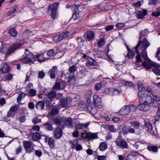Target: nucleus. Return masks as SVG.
Wrapping results in <instances>:
<instances>
[{"label": "nucleus", "instance_id": "ea45409f", "mask_svg": "<svg viewBox=\"0 0 160 160\" xmlns=\"http://www.w3.org/2000/svg\"><path fill=\"white\" fill-rule=\"evenodd\" d=\"M148 149L149 151H152L153 152H157L158 151L157 147L153 146L148 147Z\"/></svg>", "mask_w": 160, "mask_h": 160}, {"label": "nucleus", "instance_id": "72a5a7b5", "mask_svg": "<svg viewBox=\"0 0 160 160\" xmlns=\"http://www.w3.org/2000/svg\"><path fill=\"white\" fill-rule=\"evenodd\" d=\"M2 72L3 73H6L9 71V68L8 64L4 63L2 68Z\"/></svg>", "mask_w": 160, "mask_h": 160}, {"label": "nucleus", "instance_id": "0e129e2a", "mask_svg": "<svg viewBox=\"0 0 160 160\" xmlns=\"http://www.w3.org/2000/svg\"><path fill=\"white\" fill-rule=\"evenodd\" d=\"M54 88L57 90L61 89L59 84V82H56L53 86Z\"/></svg>", "mask_w": 160, "mask_h": 160}, {"label": "nucleus", "instance_id": "dca6fc26", "mask_svg": "<svg viewBox=\"0 0 160 160\" xmlns=\"http://www.w3.org/2000/svg\"><path fill=\"white\" fill-rule=\"evenodd\" d=\"M87 108L90 113L93 115L95 114L97 112V108L96 107H92L91 103H90L88 106Z\"/></svg>", "mask_w": 160, "mask_h": 160}, {"label": "nucleus", "instance_id": "f8f14e48", "mask_svg": "<svg viewBox=\"0 0 160 160\" xmlns=\"http://www.w3.org/2000/svg\"><path fill=\"white\" fill-rule=\"evenodd\" d=\"M145 128L149 132L152 134L154 133V131L152 130V124L149 122H146V121L145 122Z\"/></svg>", "mask_w": 160, "mask_h": 160}, {"label": "nucleus", "instance_id": "58836bf2", "mask_svg": "<svg viewBox=\"0 0 160 160\" xmlns=\"http://www.w3.org/2000/svg\"><path fill=\"white\" fill-rule=\"evenodd\" d=\"M77 67L76 65H73L69 68V71L72 74L74 75V73L76 71Z\"/></svg>", "mask_w": 160, "mask_h": 160}, {"label": "nucleus", "instance_id": "a18cd8bd", "mask_svg": "<svg viewBox=\"0 0 160 160\" xmlns=\"http://www.w3.org/2000/svg\"><path fill=\"white\" fill-rule=\"evenodd\" d=\"M84 132L81 134V136L82 138H84L88 139V135L89 133H87V132L84 130Z\"/></svg>", "mask_w": 160, "mask_h": 160}, {"label": "nucleus", "instance_id": "6e6d98bb", "mask_svg": "<svg viewBox=\"0 0 160 160\" xmlns=\"http://www.w3.org/2000/svg\"><path fill=\"white\" fill-rule=\"evenodd\" d=\"M122 92V90L120 89H117L114 88V91H113V95H118Z\"/></svg>", "mask_w": 160, "mask_h": 160}, {"label": "nucleus", "instance_id": "9b49d317", "mask_svg": "<svg viewBox=\"0 0 160 160\" xmlns=\"http://www.w3.org/2000/svg\"><path fill=\"white\" fill-rule=\"evenodd\" d=\"M53 134L55 138L56 139L60 138L62 135V130L59 128H56L54 130Z\"/></svg>", "mask_w": 160, "mask_h": 160}, {"label": "nucleus", "instance_id": "f03ea898", "mask_svg": "<svg viewBox=\"0 0 160 160\" xmlns=\"http://www.w3.org/2000/svg\"><path fill=\"white\" fill-rule=\"evenodd\" d=\"M149 44L147 40L145 39L142 44V49L143 50L142 54V58L144 59V61L142 63L143 66L146 69H151L152 67V71L157 76L160 75V66L157 63L152 62L148 57L146 50L149 47Z\"/></svg>", "mask_w": 160, "mask_h": 160}, {"label": "nucleus", "instance_id": "4be33fe9", "mask_svg": "<svg viewBox=\"0 0 160 160\" xmlns=\"http://www.w3.org/2000/svg\"><path fill=\"white\" fill-rule=\"evenodd\" d=\"M45 141L48 142V144L51 148H53L54 146V140L53 139L46 138H45Z\"/></svg>", "mask_w": 160, "mask_h": 160}, {"label": "nucleus", "instance_id": "680f3d73", "mask_svg": "<svg viewBox=\"0 0 160 160\" xmlns=\"http://www.w3.org/2000/svg\"><path fill=\"white\" fill-rule=\"evenodd\" d=\"M18 110L16 106L15 105L12 106L11 107L9 110L10 111L14 113V112Z\"/></svg>", "mask_w": 160, "mask_h": 160}, {"label": "nucleus", "instance_id": "7ed1b4c3", "mask_svg": "<svg viewBox=\"0 0 160 160\" xmlns=\"http://www.w3.org/2000/svg\"><path fill=\"white\" fill-rule=\"evenodd\" d=\"M46 53V52H44L42 54L38 55L35 56H33L32 53H30L28 49L25 50V53L22 57V59L24 60L23 62L25 64H31L32 60L31 59L34 60L42 62L46 60L48 58L44 55Z\"/></svg>", "mask_w": 160, "mask_h": 160}, {"label": "nucleus", "instance_id": "412c9836", "mask_svg": "<svg viewBox=\"0 0 160 160\" xmlns=\"http://www.w3.org/2000/svg\"><path fill=\"white\" fill-rule=\"evenodd\" d=\"M56 95V92L55 91H52L49 92L48 97L50 99L51 101H52L55 98Z\"/></svg>", "mask_w": 160, "mask_h": 160}, {"label": "nucleus", "instance_id": "3c124183", "mask_svg": "<svg viewBox=\"0 0 160 160\" xmlns=\"http://www.w3.org/2000/svg\"><path fill=\"white\" fill-rule=\"evenodd\" d=\"M32 122L34 124L38 123L41 122V119H39L38 117H36L33 119Z\"/></svg>", "mask_w": 160, "mask_h": 160}, {"label": "nucleus", "instance_id": "6ab92c4d", "mask_svg": "<svg viewBox=\"0 0 160 160\" xmlns=\"http://www.w3.org/2000/svg\"><path fill=\"white\" fill-rule=\"evenodd\" d=\"M94 36V34L93 32L90 31H87V38H86V41H89L92 39Z\"/></svg>", "mask_w": 160, "mask_h": 160}, {"label": "nucleus", "instance_id": "bb28decb", "mask_svg": "<svg viewBox=\"0 0 160 160\" xmlns=\"http://www.w3.org/2000/svg\"><path fill=\"white\" fill-rule=\"evenodd\" d=\"M42 126L44 127L45 129L49 131H52L53 129L52 127V125L50 123H45L43 124Z\"/></svg>", "mask_w": 160, "mask_h": 160}, {"label": "nucleus", "instance_id": "cd10ccee", "mask_svg": "<svg viewBox=\"0 0 160 160\" xmlns=\"http://www.w3.org/2000/svg\"><path fill=\"white\" fill-rule=\"evenodd\" d=\"M8 32L9 34L12 37H15L17 36V32L13 28H11L9 29Z\"/></svg>", "mask_w": 160, "mask_h": 160}, {"label": "nucleus", "instance_id": "393cba45", "mask_svg": "<svg viewBox=\"0 0 160 160\" xmlns=\"http://www.w3.org/2000/svg\"><path fill=\"white\" fill-rule=\"evenodd\" d=\"M88 137H89L88 140H89L96 139L98 138L97 133H89Z\"/></svg>", "mask_w": 160, "mask_h": 160}, {"label": "nucleus", "instance_id": "bf43d9fd", "mask_svg": "<svg viewBox=\"0 0 160 160\" xmlns=\"http://www.w3.org/2000/svg\"><path fill=\"white\" fill-rule=\"evenodd\" d=\"M80 132V130H78L76 129V130L75 131H74L73 133V136L75 138H77L78 136L79 133H81Z\"/></svg>", "mask_w": 160, "mask_h": 160}, {"label": "nucleus", "instance_id": "79ce46f5", "mask_svg": "<svg viewBox=\"0 0 160 160\" xmlns=\"http://www.w3.org/2000/svg\"><path fill=\"white\" fill-rule=\"evenodd\" d=\"M128 107L129 112H134L136 110V106L133 105H132L130 106L128 105Z\"/></svg>", "mask_w": 160, "mask_h": 160}, {"label": "nucleus", "instance_id": "774afa93", "mask_svg": "<svg viewBox=\"0 0 160 160\" xmlns=\"http://www.w3.org/2000/svg\"><path fill=\"white\" fill-rule=\"evenodd\" d=\"M156 55L158 60H160V48H158L156 53Z\"/></svg>", "mask_w": 160, "mask_h": 160}, {"label": "nucleus", "instance_id": "0eeeda50", "mask_svg": "<svg viewBox=\"0 0 160 160\" xmlns=\"http://www.w3.org/2000/svg\"><path fill=\"white\" fill-rule=\"evenodd\" d=\"M148 30H147V29H145L144 30L142 31L141 32V33H140V35L139 42L138 43V44L137 45V46L136 47V50L137 52L138 53V52L137 51V49L142 44L140 49L142 51V53L143 50L142 49V44L144 40L145 39H146L148 42H149L148 41L147 39L146 38H144L143 39L142 41L141 40L142 39V37H144L146 36V35H148Z\"/></svg>", "mask_w": 160, "mask_h": 160}, {"label": "nucleus", "instance_id": "b1692460", "mask_svg": "<svg viewBox=\"0 0 160 160\" xmlns=\"http://www.w3.org/2000/svg\"><path fill=\"white\" fill-rule=\"evenodd\" d=\"M70 99V98H62L60 100L61 102V105L62 107H64L66 106L68 102V99Z\"/></svg>", "mask_w": 160, "mask_h": 160}, {"label": "nucleus", "instance_id": "49530a36", "mask_svg": "<svg viewBox=\"0 0 160 160\" xmlns=\"http://www.w3.org/2000/svg\"><path fill=\"white\" fill-rule=\"evenodd\" d=\"M83 123H79L76 124V128L77 129L80 130L83 129Z\"/></svg>", "mask_w": 160, "mask_h": 160}, {"label": "nucleus", "instance_id": "39448f33", "mask_svg": "<svg viewBox=\"0 0 160 160\" xmlns=\"http://www.w3.org/2000/svg\"><path fill=\"white\" fill-rule=\"evenodd\" d=\"M58 6V4L55 3L49 6L48 13L51 14L53 19H55L58 17L57 11Z\"/></svg>", "mask_w": 160, "mask_h": 160}, {"label": "nucleus", "instance_id": "9d476101", "mask_svg": "<svg viewBox=\"0 0 160 160\" xmlns=\"http://www.w3.org/2000/svg\"><path fill=\"white\" fill-rule=\"evenodd\" d=\"M93 103L94 105L98 108H101L102 107V100L101 98L97 95L93 96Z\"/></svg>", "mask_w": 160, "mask_h": 160}, {"label": "nucleus", "instance_id": "052dcab7", "mask_svg": "<svg viewBox=\"0 0 160 160\" xmlns=\"http://www.w3.org/2000/svg\"><path fill=\"white\" fill-rule=\"evenodd\" d=\"M105 43L104 39L102 38L100 40L98 43V45L99 47H101L103 46Z\"/></svg>", "mask_w": 160, "mask_h": 160}, {"label": "nucleus", "instance_id": "c9c22d12", "mask_svg": "<svg viewBox=\"0 0 160 160\" xmlns=\"http://www.w3.org/2000/svg\"><path fill=\"white\" fill-rule=\"evenodd\" d=\"M17 7V5H15L10 10L7 12V15L8 16H10L13 13L16 11V8Z\"/></svg>", "mask_w": 160, "mask_h": 160}, {"label": "nucleus", "instance_id": "f257e3e1", "mask_svg": "<svg viewBox=\"0 0 160 160\" xmlns=\"http://www.w3.org/2000/svg\"><path fill=\"white\" fill-rule=\"evenodd\" d=\"M138 96L139 101L140 103L138 105L137 108L142 111L149 110L152 104L154 107H157L158 106V102L160 101V96L156 94H152L151 96L139 92Z\"/></svg>", "mask_w": 160, "mask_h": 160}, {"label": "nucleus", "instance_id": "864d4df0", "mask_svg": "<svg viewBox=\"0 0 160 160\" xmlns=\"http://www.w3.org/2000/svg\"><path fill=\"white\" fill-rule=\"evenodd\" d=\"M152 16L155 17L159 16L160 15V10H158L152 12Z\"/></svg>", "mask_w": 160, "mask_h": 160}, {"label": "nucleus", "instance_id": "4468645a", "mask_svg": "<svg viewBox=\"0 0 160 160\" xmlns=\"http://www.w3.org/2000/svg\"><path fill=\"white\" fill-rule=\"evenodd\" d=\"M120 114L125 115L129 113L128 105H125L122 107L119 111Z\"/></svg>", "mask_w": 160, "mask_h": 160}, {"label": "nucleus", "instance_id": "6e6552de", "mask_svg": "<svg viewBox=\"0 0 160 160\" xmlns=\"http://www.w3.org/2000/svg\"><path fill=\"white\" fill-rule=\"evenodd\" d=\"M23 143L26 152L30 153L34 151V148L32 147V143L31 141H24Z\"/></svg>", "mask_w": 160, "mask_h": 160}, {"label": "nucleus", "instance_id": "c756f323", "mask_svg": "<svg viewBox=\"0 0 160 160\" xmlns=\"http://www.w3.org/2000/svg\"><path fill=\"white\" fill-rule=\"evenodd\" d=\"M45 53L47 54V55L49 58H51L54 56L56 55V53L53 49H52L49 50L48 52H46V53Z\"/></svg>", "mask_w": 160, "mask_h": 160}, {"label": "nucleus", "instance_id": "a19ab883", "mask_svg": "<svg viewBox=\"0 0 160 160\" xmlns=\"http://www.w3.org/2000/svg\"><path fill=\"white\" fill-rule=\"evenodd\" d=\"M131 124L136 129L139 128L140 124L138 122H131Z\"/></svg>", "mask_w": 160, "mask_h": 160}, {"label": "nucleus", "instance_id": "4c0bfd02", "mask_svg": "<svg viewBox=\"0 0 160 160\" xmlns=\"http://www.w3.org/2000/svg\"><path fill=\"white\" fill-rule=\"evenodd\" d=\"M78 140L75 139L74 140L69 141V143L72 144V148H73L76 147V146L78 144Z\"/></svg>", "mask_w": 160, "mask_h": 160}, {"label": "nucleus", "instance_id": "a878e982", "mask_svg": "<svg viewBox=\"0 0 160 160\" xmlns=\"http://www.w3.org/2000/svg\"><path fill=\"white\" fill-rule=\"evenodd\" d=\"M122 83L125 86H128L132 88L135 87V85L131 81L129 82L124 80H122Z\"/></svg>", "mask_w": 160, "mask_h": 160}, {"label": "nucleus", "instance_id": "aec40b11", "mask_svg": "<svg viewBox=\"0 0 160 160\" xmlns=\"http://www.w3.org/2000/svg\"><path fill=\"white\" fill-rule=\"evenodd\" d=\"M76 81L75 77L73 74L70 75L69 76V79L68 82L69 85H72L75 83Z\"/></svg>", "mask_w": 160, "mask_h": 160}, {"label": "nucleus", "instance_id": "e433bc0d", "mask_svg": "<svg viewBox=\"0 0 160 160\" xmlns=\"http://www.w3.org/2000/svg\"><path fill=\"white\" fill-rule=\"evenodd\" d=\"M58 110L57 108L54 107L52 108L50 113L52 115H57L58 113Z\"/></svg>", "mask_w": 160, "mask_h": 160}, {"label": "nucleus", "instance_id": "4d7b16f0", "mask_svg": "<svg viewBox=\"0 0 160 160\" xmlns=\"http://www.w3.org/2000/svg\"><path fill=\"white\" fill-rule=\"evenodd\" d=\"M102 87V85L101 83H98L95 86V89L97 91H99Z\"/></svg>", "mask_w": 160, "mask_h": 160}, {"label": "nucleus", "instance_id": "e2e57ef3", "mask_svg": "<svg viewBox=\"0 0 160 160\" xmlns=\"http://www.w3.org/2000/svg\"><path fill=\"white\" fill-rule=\"evenodd\" d=\"M35 155L38 157H40L42 154V152L39 150H35Z\"/></svg>", "mask_w": 160, "mask_h": 160}, {"label": "nucleus", "instance_id": "69168bd1", "mask_svg": "<svg viewBox=\"0 0 160 160\" xmlns=\"http://www.w3.org/2000/svg\"><path fill=\"white\" fill-rule=\"evenodd\" d=\"M113 26L112 25H108L105 28V30L107 31H109L111 30L113 28Z\"/></svg>", "mask_w": 160, "mask_h": 160}, {"label": "nucleus", "instance_id": "37998d69", "mask_svg": "<svg viewBox=\"0 0 160 160\" xmlns=\"http://www.w3.org/2000/svg\"><path fill=\"white\" fill-rule=\"evenodd\" d=\"M59 84L61 89H63L65 88L66 85V83L65 82L63 81H62L60 82H59Z\"/></svg>", "mask_w": 160, "mask_h": 160}, {"label": "nucleus", "instance_id": "09e8293b", "mask_svg": "<svg viewBox=\"0 0 160 160\" xmlns=\"http://www.w3.org/2000/svg\"><path fill=\"white\" fill-rule=\"evenodd\" d=\"M36 91L35 89H30L29 91V94L32 97H34L36 95Z\"/></svg>", "mask_w": 160, "mask_h": 160}, {"label": "nucleus", "instance_id": "a211bd4d", "mask_svg": "<svg viewBox=\"0 0 160 160\" xmlns=\"http://www.w3.org/2000/svg\"><path fill=\"white\" fill-rule=\"evenodd\" d=\"M57 67L56 66H53L48 72L50 77L52 78H54L55 77V73Z\"/></svg>", "mask_w": 160, "mask_h": 160}, {"label": "nucleus", "instance_id": "338daca9", "mask_svg": "<svg viewBox=\"0 0 160 160\" xmlns=\"http://www.w3.org/2000/svg\"><path fill=\"white\" fill-rule=\"evenodd\" d=\"M97 159L98 160H106V157L105 156H98Z\"/></svg>", "mask_w": 160, "mask_h": 160}, {"label": "nucleus", "instance_id": "2f4dec72", "mask_svg": "<svg viewBox=\"0 0 160 160\" xmlns=\"http://www.w3.org/2000/svg\"><path fill=\"white\" fill-rule=\"evenodd\" d=\"M64 123L69 128H70L72 126V119L70 118L66 119L64 121Z\"/></svg>", "mask_w": 160, "mask_h": 160}, {"label": "nucleus", "instance_id": "5701e85b", "mask_svg": "<svg viewBox=\"0 0 160 160\" xmlns=\"http://www.w3.org/2000/svg\"><path fill=\"white\" fill-rule=\"evenodd\" d=\"M44 102L43 101L38 102L36 105V108L40 110L44 109Z\"/></svg>", "mask_w": 160, "mask_h": 160}, {"label": "nucleus", "instance_id": "7c9ffc66", "mask_svg": "<svg viewBox=\"0 0 160 160\" xmlns=\"http://www.w3.org/2000/svg\"><path fill=\"white\" fill-rule=\"evenodd\" d=\"M114 91V88H107L103 93L105 94L110 95L111 96L113 95V91Z\"/></svg>", "mask_w": 160, "mask_h": 160}, {"label": "nucleus", "instance_id": "f3484780", "mask_svg": "<svg viewBox=\"0 0 160 160\" xmlns=\"http://www.w3.org/2000/svg\"><path fill=\"white\" fill-rule=\"evenodd\" d=\"M147 11L143 10V11H139L136 13L137 18L138 19H142L147 14Z\"/></svg>", "mask_w": 160, "mask_h": 160}, {"label": "nucleus", "instance_id": "c03bdc74", "mask_svg": "<svg viewBox=\"0 0 160 160\" xmlns=\"http://www.w3.org/2000/svg\"><path fill=\"white\" fill-rule=\"evenodd\" d=\"M126 160H136V157L130 154L127 155Z\"/></svg>", "mask_w": 160, "mask_h": 160}, {"label": "nucleus", "instance_id": "13d9d810", "mask_svg": "<svg viewBox=\"0 0 160 160\" xmlns=\"http://www.w3.org/2000/svg\"><path fill=\"white\" fill-rule=\"evenodd\" d=\"M26 120V117L24 115H22L20 117L19 121L20 123H22L24 122Z\"/></svg>", "mask_w": 160, "mask_h": 160}, {"label": "nucleus", "instance_id": "ddd939ff", "mask_svg": "<svg viewBox=\"0 0 160 160\" xmlns=\"http://www.w3.org/2000/svg\"><path fill=\"white\" fill-rule=\"evenodd\" d=\"M29 135L31 137L33 141L38 140L40 138V135L37 132H33L30 131Z\"/></svg>", "mask_w": 160, "mask_h": 160}, {"label": "nucleus", "instance_id": "de8ad7c7", "mask_svg": "<svg viewBox=\"0 0 160 160\" xmlns=\"http://www.w3.org/2000/svg\"><path fill=\"white\" fill-rule=\"evenodd\" d=\"M25 96V94L23 92L20 93L18 96L17 100L18 101H20L22 98H24Z\"/></svg>", "mask_w": 160, "mask_h": 160}, {"label": "nucleus", "instance_id": "1a4fd4ad", "mask_svg": "<svg viewBox=\"0 0 160 160\" xmlns=\"http://www.w3.org/2000/svg\"><path fill=\"white\" fill-rule=\"evenodd\" d=\"M83 57L86 60L85 66L89 67L90 66H94L95 65L96 61L93 59L85 54L83 55Z\"/></svg>", "mask_w": 160, "mask_h": 160}, {"label": "nucleus", "instance_id": "473e14b6", "mask_svg": "<svg viewBox=\"0 0 160 160\" xmlns=\"http://www.w3.org/2000/svg\"><path fill=\"white\" fill-rule=\"evenodd\" d=\"M99 148L100 150L104 151L107 148V145L105 142H102L100 145Z\"/></svg>", "mask_w": 160, "mask_h": 160}, {"label": "nucleus", "instance_id": "8fccbe9b", "mask_svg": "<svg viewBox=\"0 0 160 160\" xmlns=\"http://www.w3.org/2000/svg\"><path fill=\"white\" fill-rule=\"evenodd\" d=\"M45 76V73L43 70L39 71L38 73V78L42 79Z\"/></svg>", "mask_w": 160, "mask_h": 160}, {"label": "nucleus", "instance_id": "2eb2a0df", "mask_svg": "<svg viewBox=\"0 0 160 160\" xmlns=\"http://www.w3.org/2000/svg\"><path fill=\"white\" fill-rule=\"evenodd\" d=\"M115 142L118 146L122 148H128V144L124 140H121L120 142L116 141Z\"/></svg>", "mask_w": 160, "mask_h": 160}, {"label": "nucleus", "instance_id": "603ef678", "mask_svg": "<svg viewBox=\"0 0 160 160\" xmlns=\"http://www.w3.org/2000/svg\"><path fill=\"white\" fill-rule=\"evenodd\" d=\"M40 130V127L38 125L33 126L30 131L33 132V131H39Z\"/></svg>", "mask_w": 160, "mask_h": 160}, {"label": "nucleus", "instance_id": "c85d7f7f", "mask_svg": "<svg viewBox=\"0 0 160 160\" xmlns=\"http://www.w3.org/2000/svg\"><path fill=\"white\" fill-rule=\"evenodd\" d=\"M138 86L139 92L138 94L141 92V93L142 92H144L145 90V88L144 85L141 82H138Z\"/></svg>", "mask_w": 160, "mask_h": 160}, {"label": "nucleus", "instance_id": "423d86ee", "mask_svg": "<svg viewBox=\"0 0 160 160\" xmlns=\"http://www.w3.org/2000/svg\"><path fill=\"white\" fill-rule=\"evenodd\" d=\"M23 45V43L20 42H18L14 43L11 45L7 49L6 56L9 55L13 52L16 49L19 48Z\"/></svg>", "mask_w": 160, "mask_h": 160}, {"label": "nucleus", "instance_id": "20e7f679", "mask_svg": "<svg viewBox=\"0 0 160 160\" xmlns=\"http://www.w3.org/2000/svg\"><path fill=\"white\" fill-rule=\"evenodd\" d=\"M74 34L72 30L66 31L60 33V34L55 36L53 38V40L55 42H59L62 40L63 38L70 35H72Z\"/></svg>", "mask_w": 160, "mask_h": 160}, {"label": "nucleus", "instance_id": "5fc2aeb1", "mask_svg": "<svg viewBox=\"0 0 160 160\" xmlns=\"http://www.w3.org/2000/svg\"><path fill=\"white\" fill-rule=\"evenodd\" d=\"M108 129L109 131L112 132H115L116 131V128L114 127L113 125H110L108 126Z\"/></svg>", "mask_w": 160, "mask_h": 160}, {"label": "nucleus", "instance_id": "f704fd0d", "mask_svg": "<svg viewBox=\"0 0 160 160\" xmlns=\"http://www.w3.org/2000/svg\"><path fill=\"white\" fill-rule=\"evenodd\" d=\"M134 52L130 50L128 51V53L127 56L128 58L131 59L134 58Z\"/></svg>", "mask_w": 160, "mask_h": 160}]
</instances>
